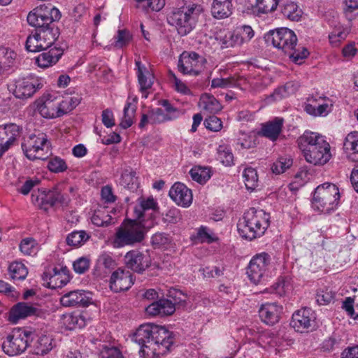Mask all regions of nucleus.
Returning a JSON list of instances; mask_svg holds the SVG:
<instances>
[{
  "label": "nucleus",
  "mask_w": 358,
  "mask_h": 358,
  "mask_svg": "<svg viewBox=\"0 0 358 358\" xmlns=\"http://www.w3.org/2000/svg\"><path fill=\"white\" fill-rule=\"evenodd\" d=\"M169 304L171 303L164 299L155 301L145 308V313L153 317L171 315L174 313V309Z\"/></svg>",
  "instance_id": "29"
},
{
  "label": "nucleus",
  "mask_w": 358,
  "mask_h": 358,
  "mask_svg": "<svg viewBox=\"0 0 358 358\" xmlns=\"http://www.w3.org/2000/svg\"><path fill=\"white\" fill-rule=\"evenodd\" d=\"M73 266L76 273L82 274L88 270L90 261L85 257H80L73 262Z\"/></svg>",
  "instance_id": "63"
},
{
  "label": "nucleus",
  "mask_w": 358,
  "mask_h": 358,
  "mask_svg": "<svg viewBox=\"0 0 358 358\" xmlns=\"http://www.w3.org/2000/svg\"><path fill=\"white\" fill-rule=\"evenodd\" d=\"M343 149L349 159L358 162V131L348 134L343 143Z\"/></svg>",
  "instance_id": "31"
},
{
  "label": "nucleus",
  "mask_w": 358,
  "mask_h": 358,
  "mask_svg": "<svg viewBox=\"0 0 358 358\" xmlns=\"http://www.w3.org/2000/svg\"><path fill=\"white\" fill-rule=\"evenodd\" d=\"M204 10L201 4L189 2L173 8L167 15V22L173 27L180 36L191 33L196 27Z\"/></svg>",
  "instance_id": "3"
},
{
  "label": "nucleus",
  "mask_w": 358,
  "mask_h": 358,
  "mask_svg": "<svg viewBox=\"0 0 358 358\" xmlns=\"http://www.w3.org/2000/svg\"><path fill=\"white\" fill-rule=\"evenodd\" d=\"M124 260L128 268L138 273H143L151 265L150 255L138 250L127 252Z\"/></svg>",
  "instance_id": "13"
},
{
  "label": "nucleus",
  "mask_w": 358,
  "mask_h": 358,
  "mask_svg": "<svg viewBox=\"0 0 358 358\" xmlns=\"http://www.w3.org/2000/svg\"><path fill=\"white\" fill-rule=\"evenodd\" d=\"M13 82L15 88L13 93L20 99L31 97L43 86L40 79L32 74L19 77Z\"/></svg>",
  "instance_id": "10"
},
{
  "label": "nucleus",
  "mask_w": 358,
  "mask_h": 358,
  "mask_svg": "<svg viewBox=\"0 0 358 358\" xmlns=\"http://www.w3.org/2000/svg\"><path fill=\"white\" fill-rule=\"evenodd\" d=\"M243 177L246 188L250 190L255 189L259 182L257 171L252 167L245 168L243 173Z\"/></svg>",
  "instance_id": "43"
},
{
  "label": "nucleus",
  "mask_w": 358,
  "mask_h": 358,
  "mask_svg": "<svg viewBox=\"0 0 358 358\" xmlns=\"http://www.w3.org/2000/svg\"><path fill=\"white\" fill-rule=\"evenodd\" d=\"M25 48L27 51L33 52L47 50L45 45L43 44L41 37L38 36L36 29L34 34L29 35L27 38Z\"/></svg>",
  "instance_id": "36"
},
{
  "label": "nucleus",
  "mask_w": 358,
  "mask_h": 358,
  "mask_svg": "<svg viewBox=\"0 0 358 358\" xmlns=\"http://www.w3.org/2000/svg\"><path fill=\"white\" fill-rule=\"evenodd\" d=\"M91 293L84 290H74L64 294L60 299L63 306L86 307L91 303Z\"/></svg>",
  "instance_id": "20"
},
{
  "label": "nucleus",
  "mask_w": 358,
  "mask_h": 358,
  "mask_svg": "<svg viewBox=\"0 0 358 358\" xmlns=\"http://www.w3.org/2000/svg\"><path fill=\"white\" fill-rule=\"evenodd\" d=\"M202 102L203 109L210 113H217L222 108L220 103L213 96L206 95L203 97Z\"/></svg>",
  "instance_id": "51"
},
{
  "label": "nucleus",
  "mask_w": 358,
  "mask_h": 358,
  "mask_svg": "<svg viewBox=\"0 0 358 358\" xmlns=\"http://www.w3.org/2000/svg\"><path fill=\"white\" fill-rule=\"evenodd\" d=\"M138 206L134 208V213L136 218L142 222V218L144 217V212L147 210H155L157 208V203L152 197H149L147 199H140Z\"/></svg>",
  "instance_id": "37"
},
{
  "label": "nucleus",
  "mask_w": 358,
  "mask_h": 358,
  "mask_svg": "<svg viewBox=\"0 0 358 358\" xmlns=\"http://www.w3.org/2000/svg\"><path fill=\"white\" fill-rule=\"evenodd\" d=\"M315 315L310 308H304L296 311L292 317L291 326L298 332L308 331L313 328Z\"/></svg>",
  "instance_id": "14"
},
{
  "label": "nucleus",
  "mask_w": 358,
  "mask_h": 358,
  "mask_svg": "<svg viewBox=\"0 0 358 358\" xmlns=\"http://www.w3.org/2000/svg\"><path fill=\"white\" fill-rule=\"evenodd\" d=\"M8 271L10 277L13 280H24L28 274V271L24 264L21 262H13L9 265Z\"/></svg>",
  "instance_id": "45"
},
{
  "label": "nucleus",
  "mask_w": 358,
  "mask_h": 358,
  "mask_svg": "<svg viewBox=\"0 0 358 358\" xmlns=\"http://www.w3.org/2000/svg\"><path fill=\"white\" fill-rule=\"evenodd\" d=\"M21 131L22 128L14 123L0 125V157L20 136Z\"/></svg>",
  "instance_id": "16"
},
{
  "label": "nucleus",
  "mask_w": 358,
  "mask_h": 358,
  "mask_svg": "<svg viewBox=\"0 0 358 358\" xmlns=\"http://www.w3.org/2000/svg\"><path fill=\"white\" fill-rule=\"evenodd\" d=\"M204 124L208 129L213 131H218L222 127V122L215 115H210L206 118Z\"/></svg>",
  "instance_id": "61"
},
{
  "label": "nucleus",
  "mask_w": 358,
  "mask_h": 358,
  "mask_svg": "<svg viewBox=\"0 0 358 358\" xmlns=\"http://www.w3.org/2000/svg\"><path fill=\"white\" fill-rule=\"evenodd\" d=\"M37 201H38L40 208L47 211L50 207H52L57 203L67 205L69 199L68 196L62 194L57 187H54L48 191L43 190L37 196Z\"/></svg>",
  "instance_id": "15"
},
{
  "label": "nucleus",
  "mask_w": 358,
  "mask_h": 358,
  "mask_svg": "<svg viewBox=\"0 0 358 358\" xmlns=\"http://www.w3.org/2000/svg\"><path fill=\"white\" fill-rule=\"evenodd\" d=\"M17 54L10 50H6L1 62V66L3 70H8V69L13 67L15 65V59Z\"/></svg>",
  "instance_id": "56"
},
{
  "label": "nucleus",
  "mask_w": 358,
  "mask_h": 358,
  "mask_svg": "<svg viewBox=\"0 0 358 358\" xmlns=\"http://www.w3.org/2000/svg\"><path fill=\"white\" fill-rule=\"evenodd\" d=\"M61 17L59 10L51 5L38 6L27 15V22L36 29L47 50L55 44L60 35L57 22Z\"/></svg>",
  "instance_id": "2"
},
{
  "label": "nucleus",
  "mask_w": 358,
  "mask_h": 358,
  "mask_svg": "<svg viewBox=\"0 0 358 358\" xmlns=\"http://www.w3.org/2000/svg\"><path fill=\"white\" fill-rule=\"evenodd\" d=\"M136 106L135 104L127 102L124 108V115L120 123V127L123 129L130 127L133 124V117L136 113Z\"/></svg>",
  "instance_id": "46"
},
{
  "label": "nucleus",
  "mask_w": 358,
  "mask_h": 358,
  "mask_svg": "<svg viewBox=\"0 0 358 358\" xmlns=\"http://www.w3.org/2000/svg\"><path fill=\"white\" fill-rule=\"evenodd\" d=\"M34 340V332L24 329H14L3 340L1 348L10 357L17 356L27 349Z\"/></svg>",
  "instance_id": "7"
},
{
  "label": "nucleus",
  "mask_w": 358,
  "mask_h": 358,
  "mask_svg": "<svg viewBox=\"0 0 358 358\" xmlns=\"http://www.w3.org/2000/svg\"><path fill=\"white\" fill-rule=\"evenodd\" d=\"M217 39L220 40L222 48H233L242 45V41L240 39L238 34H236V30L227 31L223 35L220 34Z\"/></svg>",
  "instance_id": "35"
},
{
  "label": "nucleus",
  "mask_w": 358,
  "mask_h": 358,
  "mask_svg": "<svg viewBox=\"0 0 358 358\" xmlns=\"http://www.w3.org/2000/svg\"><path fill=\"white\" fill-rule=\"evenodd\" d=\"M282 312V306L277 303H266L259 308V315L264 323L273 326L278 322Z\"/></svg>",
  "instance_id": "23"
},
{
  "label": "nucleus",
  "mask_w": 358,
  "mask_h": 358,
  "mask_svg": "<svg viewBox=\"0 0 358 358\" xmlns=\"http://www.w3.org/2000/svg\"><path fill=\"white\" fill-rule=\"evenodd\" d=\"M285 54L288 55L295 64H301L303 60L309 55V51L306 48L296 44L292 47L290 51H287Z\"/></svg>",
  "instance_id": "41"
},
{
  "label": "nucleus",
  "mask_w": 358,
  "mask_h": 358,
  "mask_svg": "<svg viewBox=\"0 0 358 358\" xmlns=\"http://www.w3.org/2000/svg\"><path fill=\"white\" fill-rule=\"evenodd\" d=\"M150 112V123L152 124H161L166 121L172 120L178 115H173L166 113L162 108H153Z\"/></svg>",
  "instance_id": "40"
},
{
  "label": "nucleus",
  "mask_w": 358,
  "mask_h": 358,
  "mask_svg": "<svg viewBox=\"0 0 358 358\" xmlns=\"http://www.w3.org/2000/svg\"><path fill=\"white\" fill-rule=\"evenodd\" d=\"M90 238L85 231H74L67 236L66 241L69 245L78 247L84 244Z\"/></svg>",
  "instance_id": "42"
},
{
  "label": "nucleus",
  "mask_w": 358,
  "mask_h": 358,
  "mask_svg": "<svg viewBox=\"0 0 358 358\" xmlns=\"http://www.w3.org/2000/svg\"><path fill=\"white\" fill-rule=\"evenodd\" d=\"M163 220L168 223H177L181 220L180 210L176 208L169 209L164 215Z\"/></svg>",
  "instance_id": "62"
},
{
  "label": "nucleus",
  "mask_w": 358,
  "mask_h": 358,
  "mask_svg": "<svg viewBox=\"0 0 358 358\" xmlns=\"http://www.w3.org/2000/svg\"><path fill=\"white\" fill-rule=\"evenodd\" d=\"M136 173L132 170L125 169L120 178V185L129 189H135L138 187Z\"/></svg>",
  "instance_id": "39"
},
{
  "label": "nucleus",
  "mask_w": 358,
  "mask_h": 358,
  "mask_svg": "<svg viewBox=\"0 0 358 358\" xmlns=\"http://www.w3.org/2000/svg\"><path fill=\"white\" fill-rule=\"evenodd\" d=\"M169 195L178 206L188 207L192 202V193L183 183L176 182L170 189Z\"/></svg>",
  "instance_id": "22"
},
{
  "label": "nucleus",
  "mask_w": 358,
  "mask_h": 358,
  "mask_svg": "<svg viewBox=\"0 0 358 358\" xmlns=\"http://www.w3.org/2000/svg\"><path fill=\"white\" fill-rule=\"evenodd\" d=\"M236 85V80L234 78H214L211 81V88H227Z\"/></svg>",
  "instance_id": "58"
},
{
  "label": "nucleus",
  "mask_w": 358,
  "mask_h": 358,
  "mask_svg": "<svg viewBox=\"0 0 358 358\" xmlns=\"http://www.w3.org/2000/svg\"><path fill=\"white\" fill-rule=\"evenodd\" d=\"M264 38L268 44L273 45L285 53L290 51L297 42L295 33L285 27L269 31L265 34Z\"/></svg>",
  "instance_id": "9"
},
{
  "label": "nucleus",
  "mask_w": 358,
  "mask_h": 358,
  "mask_svg": "<svg viewBox=\"0 0 358 358\" xmlns=\"http://www.w3.org/2000/svg\"><path fill=\"white\" fill-rule=\"evenodd\" d=\"M135 64L137 69V77L140 85V90L144 92L150 89L153 84L151 75L147 68L139 60L136 61Z\"/></svg>",
  "instance_id": "32"
},
{
  "label": "nucleus",
  "mask_w": 358,
  "mask_h": 358,
  "mask_svg": "<svg viewBox=\"0 0 358 358\" xmlns=\"http://www.w3.org/2000/svg\"><path fill=\"white\" fill-rule=\"evenodd\" d=\"M231 13V0H213L211 5V14L214 18L224 19L229 17Z\"/></svg>",
  "instance_id": "30"
},
{
  "label": "nucleus",
  "mask_w": 358,
  "mask_h": 358,
  "mask_svg": "<svg viewBox=\"0 0 358 358\" xmlns=\"http://www.w3.org/2000/svg\"><path fill=\"white\" fill-rule=\"evenodd\" d=\"M269 224V214L262 209L251 208L239 220L237 228L242 238L252 241L263 236Z\"/></svg>",
  "instance_id": "4"
},
{
  "label": "nucleus",
  "mask_w": 358,
  "mask_h": 358,
  "mask_svg": "<svg viewBox=\"0 0 358 358\" xmlns=\"http://www.w3.org/2000/svg\"><path fill=\"white\" fill-rule=\"evenodd\" d=\"M335 293L331 290L326 289L321 292H317L316 301L320 305H327L334 301Z\"/></svg>",
  "instance_id": "59"
},
{
  "label": "nucleus",
  "mask_w": 358,
  "mask_h": 358,
  "mask_svg": "<svg viewBox=\"0 0 358 358\" xmlns=\"http://www.w3.org/2000/svg\"><path fill=\"white\" fill-rule=\"evenodd\" d=\"M304 110L308 114L313 116H326L330 112V106L328 103H322L318 106L307 103Z\"/></svg>",
  "instance_id": "50"
},
{
  "label": "nucleus",
  "mask_w": 358,
  "mask_h": 358,
  "mask_svg": "<svg viewBox=\"0 0 358 358\" xmlns=\"http://www.w3.org/2000/svg\"><path fill=\"white\" fill-rule=\"evenodd\" d=\"M169 299H166L168 303H171L169 306H172L176 311L177 308L184 306L186 303L187 296L180 290L172 289L169 291Z\"/></svg>",
  "instance_id": "38"
},
{
  "label": "nucleus",
  "mask_w": 358,
  "mask_h": 358,
  "mask_svg": "<svg viewBox=\"0 0 358 358\" xmlns=\"http://www.w3.org/2000/svg\"><path fill=\"white\" fill-rule=\"evenodd\" d=\"M217 157L225 166L234 164V155L231 149L226 145H220L217 148Z\"/></svg>",
  "instance_id": "49"
},
{
  "label": "nucleus",
  "mask_w": 358,
  "mask_h": 358,
  "mask_svg": "<svg viewBox=\"0 0 358 358\" xmlns=\"http://www.w3.org/2000/svg\"><path fill=\"white\" fill-rule=\"evenodd\" d=\"M115 262L112 257L106 253H103L99 256L96 260V266L99 270L113 269Z\"/></svg>",
  "instance_id": "55"
},
{
  "label": "nucleus",
  "mask_w": 358,
  "mask_h": 358,
  "mask_svg": "<svg viewBox=\"0 0 358 358\" xmlns=\"http://www.w3.org/2000/svg\"><path fill=\"white\" fill-rule=\"evenodd\" d=\"M271 263V257L266 252H261L255 255L250 260L247 269L250 280L255 284L260 283Z\"/></svg>",
  "instance_id": "11"
},
{
  "label": "nucleus",
  "mask_w": 358,
  "mask_h": 358,
  "mask_svg": "<svg viewBox=\"0 0 358 358\" xmlns=\"http://www.w3.org/2000/svg\"><path fill=\"white\" fill-rule=\"evenodd\" d=\"M70 279L69 271L66 266L59 269L55 267L52 272L45 271L43 274V280L47 281V287L51 289L62 288Z\"/></svg>",
  "instance_id": "18"
},
{
  "label": "nucleus",
  "mask_w": 358,
  "mask_h": 358,
  "mask_svg": "<svg viewBox=\"0 0 358 358\" xmlns=\"http://www.w3.org/2000/svg\"><path fill=\"white\" fill-rule=\"evenodd\" d=\"M200 58V55L195 52H192L188 55L182 54L178 64L179 71L184 75L193 76L199 75L200 71L198 69V66Z\"/></svg>",
  "instance_id": "21"
},
{
  "label": "nucleus",
  "mask_w": 358,
  "mask_h": 358,
  "mask_svg": "<svg viewBox=\"0 0 358 358\" xmlns=\"http://www.w3.org/2000/svg\"><path fill=\"white\" fill-rule=\"evenodd\" d=\"M321 140L324 139L323 136H320L319 134L306 131L303 134L298 138L297 143L299 148L303 152L305 149H310V145H316V143H320Z\"/></svg>",
  "instance_id": "33"
},
{
  "label": "nucleus",
  "mask_w": 358,
  "mask_h": 358,
  "mask_svg": "<svg viewBox=\"0 0 358 358\" xmlns=\"http://www.w3.org/2000/svg\"><path fill=\"white\" fill-rule=\"evenodd\" d=\"M52 341L53 339L50 336H36L34 332V340L30 342L29 347L32 348L34 354L44 355L53 348Z\"/></svg>",
  "instance_id": "28"
},
{
  "label": "nucleus",
  "mask_w": 358,
  "mask_h": 358,
  "mask_svg": "<svg viewBox=\"0 0 358 358\" xmlns=\"http://www.w3.org/2000/svg\"><path fill=\"white\" fill-rule=\"evenodd\" d=\"M89 320L87 313H73L63 315L61 324L66 329L73 330L85 327Z\"/></svg>",
  "instance_id": "27"
},
{
  "label": "nucleus",
  "mask_w": 358,
  "mask_h": 358,
  "mask_svg": "<svg viewBox=\"0 0 358 358\" xmlns=\"http://www.w3.org/2000/svg\"><path fill=\"white\" fill-rule=\"evenodd\" d=\"M25 156L30 160H46L51 155V143L47 136L43 134L31 135L27 140L21 145Z\"/></svg>",
  "instance_id": "8"
},
{
  "label": "nucleus",
  "mask_w": 358,
  "mask_h": 358,
  "mask_svg": "<svg viewBox=\"0 0 358 358\" xmlns=\"http://www.w3.org/2000/svg\"><path fill=\"white\" fill-rule=\"evenodd\" d=\"M47 168L52 173H59L66 171L68 166L64 159L55 156L48 159Z\"/></svg>",
  "instance_id": "48"
},
{
  "label": "nucleus",
  "mask_w": 358,
  "mask_h": 358,
  "mask_svg": "<svg viewBox=\"0 0 358 358\" xmlns=\"http://www.w3.org/2000/svg\"><path fill=\"white\" fill-rule=\"evenodd\" d=\"M306 161L315 166H322L327 163L331 158L330 145L325 140L321 143L310 145V149L302 152Z\"/></svg>",
  "instance_id": "12"
},
{
  "label": "nucleus",
  "mask_w": 358,
  "mask_h": 358,
  "mask_svg": "<svg viewBox=\"0 0 358 358\" xmlns=\"http://www.w3.org/2000/svg\"><path fill=\"white\" fill-rule=\"evenodd\" d=\"M236 34H238L242 44L248 42L254 36V31L252 27L248 25H243L236 29Z\"/></svg>",
  "instance_id": "60"
},
{
  "label": "nucleus",
  "mask_w": 358,
  "mask_h": 358,
  "mask_svg": "<svg viewBox=\"0 0 358 358\" xmlns=\"http://www.w3.org/2000/svg\"><path fill=\"white\" fill-rule=\"evenodd\" d=\"M131 340L139 345L141 357L157 358L171 350L174 334L165 327L147 323L136 329Z\"/></svg>",
  "instance_id": "1"
},
{
  "label": "nucleus",
  "mask_w": 358,
  "mask_h": 358,
  "mask_svg": "<svg viewBox=\"0 0 358 358\" xmlns=\"http://www.w3.org/2000/svg\"><path fill=\"white\" fill-rule=\"evenodd\" d=\"M42 310L39 308L26 302H18L10 309L8 320L13 324L17 323L21 319L31 316H40Z\"/></svg>",
  "instance_id": "17"
},
{
  "label": "nucleus",
  "mask_w": 358,
  "mask_h": 358,
  "mask_svg": "<svg viewBox=\"0 0 358 358\" xmlns=\"http://www.w3.org/2000/svg\"><path fill=\"white\" fill-rule=\"evenodd\" d=\"M131 40L130 32L126 29H120L115 37L114 46L117 48H122L127 45Z\"/></svg>",
  "instance_id": "53"
},
{
  "label": "nucleus",
  "mask_w": 358,
  "mask_h": 358,
  "mask_svg": "<svg viewBox=\"0 0 358 358\" xmlns=\"http://www.w3.org/2000/svg\"><path fill=\"white\" fill-rule=\"evenodd\" d=\"M340 199L338 187L330 182L320 185L315 189L312 204L314 208L320 212L329 213L334 211Z\"/></svg>",
  "instance_id": "6"
},
{
  "label": "nucleus",
  "mask_w": 358,
  "mask_h": 358,
  "mask_svg": "<svg viewBox=\"0 0 358 358\" xmlns=\"http://www.w3.org/2000/svg\"><path fill=\"white\" fill-rule=\"evenodd\" d=\"M292 165V159L288 158L280 157L278 160L274 162L271 166V170L273 173L280 174L284 173Z\"/></svg>",
  "instance_id": "54"
},
{
  "label": "nucleus",
  "mask_w": 358,
  "mask_h": 358,
  "mask_svg": "<svg viewBox=\"0 0 358 358\" xmlns=\"http://www.w3.org/2000/svg\"><path fill=\"white\" fill-rule=\"evenodd\" d=\"M189 174L192 178L199 183H205L210 178V169L208 167L194 166Z\"/></svg>",
  "instance_id": "44"
},
{
  "label": "nucleus",
  "mask_w": 358,
  "mask_h": 358,
  "mask_svg": "<svg viewBox=\"0 0 358 358\" xmlns=\"http://www.w3.org/2000/svg\"><path fill=\"white\" fill-rule=\"evenodd\" d=\"M64 54V49L62 47L54 46L49 50L40 54L36 58V63L39 67L48 68L55 65Z\"/></svg>",
  "instance_id": "26"
},
{
  "label": "nucleus",
  "mask_w": 358,
  "mask_h": 358,
  "mask_svg": "<svg viewBox=\"0 0 358 358\" xmlns=\"http://www.w3.org/2000/svg\"><path fill=\"white\" fill-rule=\"evenodd\" d=\"M146 230L142 222L127 220L117 229L113 240L114 248H120L126 245H134L141 243L145 236Z\"/></svg>",
  "instance_id": "5"
},
{
  "label": "nucleus",
  "mask_w": 358,
  "mask_h": 358,
  "mask_svg": "<svg viewBox=\"0 0 358 358\" xmlns=\"http://www.w3.org/2000/svg\"><path fill=\"white\" fill-rule=\"evenodd\" d=\"M100 358H122V355L117 348L105 346L101 351Z\"/></svg>",
  "instance_id": "64"
},
{
  "label": "nucleus",
  "mask_w": 358,
  "mask_h": 358,
  "mask_svg": "<svg viewBox=\"0 0 358 358\" xmlns=\"http://www.w3.org/2000/svg\"><path fill=\"white\" fill-rule=\"evenodd\" d=\"M273 292L279 296H285L291 290L289 280L287 277H280L272 286Z\"/></svg>",
  "instance_id": "47"
},
{
  "label": "nucleus",
  "mask_w": 358,
  "mask_h": 358,
  "mask_svg": "<svg viewBox=\"0 0 358 358\" xmlns=\"http://www.w3.org/2000/svg\"><path fill=\"white\" fill-rule=\"evenodd\" d=\"M133 284L132 274L129 271L118 268L110 276V287L115 292L127 291Z\"/></svg>",
  "instance_id": "19"
},
{
  "label": "nucleus",
  "mask_w": 358,
  "mask_h": 358,
  "mask_svg": "<svg viewBox=\"0 0 358 358\" xmlns=\"http://www.w3.org/2000/svg\"><path fill=\"white\" fill-rule=\"evenodd\" d=\"M280 0H257L258 10L262 13H268L276 10Z\"/></svg>",
  "instance_id": "52"
},
{
  "label": "nucleus",
  "mask_w": 358,
  "mask_h": 358,
  "mask_svg": "<svg viewBox=\"0 0 358 358\" xmlns=\"http://www.w3.org/2000/svg\"><path fill=\"white\" fill-rule=\"evenodd\" d=\"M283 124L284 119L282 117H275L272 120L262 124L259 134L272 141H275L282 130Z\"/></svg>",
  "instance_id": "24"
},
{
  "label": "nucleus",
  "mask_w": 358,
  "mask_h": 358,
  "mask_svg": "<svg viewBox=\"0 0 358 358\" xmlns=\"http://www.w3.org/2000/svg\"><path fill=\"white\" fill-rule=\"evenodd\" d=\"M280 11L285 18L291 21L298 22L302 16V10L296 3L292 1L284 3L281 6Z\"/></svg>",
  "instance_id": "34"
},
{
  "label": "nucleus",
  "mask_w": 358,
  "mask_h": 358,
  "mask_svg": "<svg viewBox=\"0 0 358 358\" xmlns=\"http://www.w3.org/2000/svg\"><path fill=\"white\" fill-rule=\"evenodd\" d=\"M151 243L155 248H160L170 243V238L165 233H156L152 236Z\"/></svg>",
  "instance_id": "57"
},
{
  "label": "nucleus",
  "mask_w": 358,
  "mask_h": 358,
  "mask_svg": "<svg viewBox=\"0 0 358 358\" xmlns=\"http://www.w3.org/2000/svg\"><path fill=\"white\" fill-rule=\"evenodd\" d=\"M37 110L45 118L52 119L59 117L57 102L50 94L38 101Z\"/></svg>",
  "instance_id": "25"
}]
</instances>
